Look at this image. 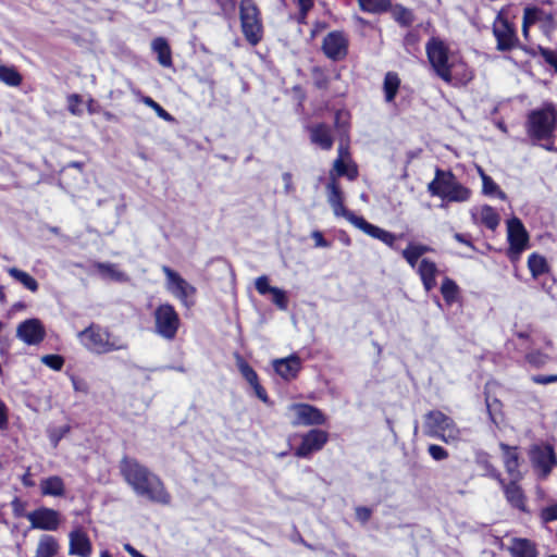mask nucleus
I'll return each instance as SVG.
<instances>
[{"label":"nucleus","instance_id":"obj_22","mask_svg":"<svg viewBox=\"0 0 557 557\" xmlns=\"http://www.w3.org/2000/svg\"><path fill=\"white\" fill-rule=\"evenodd\" d=\"M345 158L350 159L348 148L339 145L338 157L334 160L330 172H333L336 180L346 176L349 181H355L359 175L358 166L355 162L346 163Z\"/></svg>","mask_w":557,"mask_h":557},{"label":"nucleus","instance_id":"obj_27","mask_svg":"<svg viewBox=\"0 0 557 557\" xmlns=\"http://www.w3.org/2000/svg\"><path fill=\"white\" fill-rule=\"evenodd\" d=\"M310 140L323 150H331L334 144L331 127L325 123H318L309 127Z\"/></svg>","mask_w":557,"mask_h":557},{"label":"nucleus","instance_id":"obj_10","mask_svg":"<svg viewBox=\"0 0 557 557\" xmlns=\"http://www.w3.org/2000/svg\"><path fill=\"white\" fill-rule=\"evenodd\" d=\"M492 33L496 39L497 51L507 52L522 48L516 24L509 20L504 9L495 17Z\"/></svg>","mask_w":557,"mask_h":557},{"label":"nucleus","instance_id":"obj_59","mask_svg":"<svg viewBox=\"0 0 557 557\" xmlns=\"http://www.w3.org/2000/svg\"><path fill=\"white\" fill-rule=\"evenodd\" d=\"M317 247H329L330 243L324 238L322 232L314 231L311 235Z\"/></svg>","mask_w":557,"mask_h":557},{"label":"nucleus","instance_id":"obj_64","mask_svg":"<svg viewBox=\"0 0 557 557\" xmlns=\"http://www.w3.org/2000/svg\"><path fill=\"white\" fill-rule=\"evenodd\" d=\"M327 27V23L323 21H317L311 29V38H314L319 32L324 30Z\"/></svg>","mask_w":557,"mask_h":557},{"label":"nucleus","instance_id":"obj_29","mask_svg":"<svg viewBox=\"0 0 557 557\" xmlns=\"http://www.w3.org/2000/svg\"><path fill=\"white\" fill-rule=\"evenodd\" d=\"M151 49L157 54V60L161 66H173L172 49L166 38L156 37L151 41Z\"/></svg>","mask_w":557,"mask_h":557},{"label":"nucleus","instance_id":"obj_28","mask_svg":"<svg viewBox=\"0 0 557 557\" xmlns=\"http://www.w3.org/2000/svg\"><path fill=\"white\" fill-rule=\"evenodd\" d=\"M39 487L42 496L63 497L65 495V483L59 475L42 479Z\"/></svg>","mask_w":557,"mask_h":557},{"label":"nucleus","instance_id":"obj_40","mask_svg":"<svg viewBox=\"0 0 557 557\" xmlns=\"http://www.w3.org/2000/svg\"><path fill=\"white\" fill-rule=\"evenodd\" d=\"M524 360L531 368L542 369L550 360V357L540 349H533L525 354Z\"/></svg>","mask_w":557,"mask_h":557},{"label":"nucleus","instance_id":"obj_38","mask_svg":"<svg viewBox=\"0 0 557 557\" xmlns=\"http://www.w3.org/2000/svg\"><path fill=\"white\" fill-rule=\"evenodd\" d=\"M310 75L314 88L323 91L330 88L331 76L326 67L315 65L310 70Z\"/></svg>","mask_w":557,"mask_h":557},{"label":"nucleus","instance_id":"obj_42","mask_svg":"<svg viewBox=\"0 0 557 557\" xmlns=\"http://www.w3.org/2000/svg\"><path fill=\"white\" fill-rule=\"evenodd\" d=\"M96 269L101 275L109 276L116 282H123L126 278L125 274L116 270L115 264L112 263L98 262Z\"/></svg>","mask_w":557,"mask_h":557},{"label":"nucleus","instance_id":"obj_8","mask_svg":"<svg viewBox=\"0 0 557 557\" xmlns=\"http://www.w3.org/2000/svg\"><path fill=\"white\" fill-rule=\"evenodd\" d=\"M240 30L245 40L258 46L264 37L262 13L255 0H240L238 4Z\"/></svg>","mask_w":557,"mask_h":557},{"label":"nucleus","instance_id":"obj_19","mask_svg":"<svg viewBox=\"0 0 557 557\" xmlns=\"http://www.w3.org/2000/svg\"><path fill=\"white\" fill-rule=\"evenodd\" d=\"M234 358L239 373L251 386L257 398L260 399L265 405L271 404L267 389L261 385L259 381V375L256 372V370L248 363V361L240 354L236 352L234 355Z\"/></svg>","mask_w":557,"mask_h":557},{"label":"nucleus","instance_id":"obj_4","mask_svg":"<svg viewBox=\"0 0 557 557\" xmlns=\"http://www.w3.org/2000/svg\"><path fill=\"white\" fill-rule=\"evenodd\" d=\"M525 134L533 145L557 152L554 145L557 131V107L553 102H544L540 108L527 113L523 124Z\"/></svg>","mask_w":557,"mask_h":557},{"label":"nucleus","instance_id":"obj_24","mask_svg":"<svg viewBox=\"0 0 557 557\" xmlns=\"http://www.w3.org/2000/svg\"><path fill=\"white\" fill-rule=\"evenodd\" d=\"M510 557H539L537 543L528 537L513 536L506 547Z\"/></svg>","mask_w":557,"mask_h":557},{"label":"nucleus","instance_id":"obj_44","mask_svg":"<svg viewBox=\"0 0 557 557\" xmlns=\"http://www.w3.org/2000/svg\"><path fill=\"white\" fill-rule=\"evenodd\" d=\"M297 5L298 12L295 15V21L300 25H305L307 24L309 12L314 7V0H297Z\"/></svg>","mask_w":557,"mask_h":557},{"label":"nucleus","instance_id":"obj_16","mask_svg":"<svg viewBox=\"0 0 557 557\" xmlns=\"http://www.w3.org/2000/svg\"><path fill=\"white\" fill-rule=\"evenodd\" d=\"M288 410L295 414V419L292 422L294 426L323 425L327 421L325 413L320 408L307 403L290 404Z\"/></svg>","mask_w":557,"mask_h":557},{"label":"nucleus","instance_id":"obj_3","mask_svg":"<svg viewBox=\"0 0 557 557\" xmlns=\"http://www.w3.org/2000/svg\"><path fill=\"white\" fill-rule=\"evenodd\" d=\"M327 201L336 216H343L354 226L362 231L368 236L375 238L392 249H397L396 239L398 236L392 232L379 227L368 222L363 216L356 215L354 212L348 210L345 206V196L339 185L338 180L334 176L333 172H330V181L326 185ZM403 237V234L399 235Z\"/></svg>","mask_w":557,"mask_h":557},{"label":"nucleus","instance_id":"obj_23","mask_svg":"<svg viewBox=\"0 0 557 557\" xmlns=\"http://www.w3.org/2000/svg\"><path fill=\"white\" fill-rule=\"evenodd\" d=\"M274 371L285 381L295 380L301 370V359L292 354L286 358L275 359L272 363Z\"/></svg>","mask_w":557,"mask_h":557},{"label":"nucleus","instance_id":"obj_5","mask_svg":"<svg viewBox=\"0 0 557 557\" xmlns=\"http://www.w3.org/2000/svg\"><path fill=\"white\" fill-rule=\"evenodd\" d=\"M498 446L502 450L504 468L509 476V481L500 487L504 496L510 507L520 512L529 513L528 497L520 485L523 480V473L520 470L522 465L520 448L504 442H500Z\"/></svg>","mask_w":557,"mask_h":557},{"label":"nucleus","instance_id":"obj_30","mask_svg":"<svg viewBox=\"0 0 557 557\" xmlns=\"http://www.w3.org/2000/svg\"><path fill=\"white\" fill-rule=\"evenodd\" d=\"M387 13H391L394 22L403 28L411 27L416 21L413 11L401 3L392 2V9L388 10Z\"/></svg>","mask_w":557,"mask_h":557},{"label":"nucleus","instance_id":"obj_26","mask_svg":"<svg viewBox=\"0 0 557 557\" xmlns=\"http://www.w3.org/2000/svg\"><path fill=\"white\" fill-rule=\"evenodd\" d=\"M417 273L426 292H431L436 287V276L438 274V269L434 261L429 258H422L417 268Z\"/></svg>","mask_w":557,"mask_h":557},{"label":"nucleus","instance_id":"obj_55","mask_svg":"<svg viewBox=\"0 0 557 557\" xmlns=\"http://www.w3.org/2000/svg\"><path fill=\"white\" fill-rule=\"evenodd\" d=\"M531 381L540 385L557 383V374H534L531 376Z\"/></svg>","mask_w":557,"mask_h":557},{"label":"nucleus","instance_id":"obj_11","mask_svg":"<svg viewBox=\"0 0 557 557\" xmlns=\"http://www.w3.org/2000/svg\"><path fill=\"white\" fill-rule=\"evenodd\" d=\"M507 243L506 257L511 263L519 262L522 253L531 247L530 234L517 216L507 220Z\"/></svg>","mask_w":557,"mask_h":557},{"label":"nucleus","instance_id":"obj_2","mask_svg":"<svg viewBox=\"0 0 557 557\" xmlns=\"http://www.w3.org/2000/svg\"><path fill=\"white\" fill-rule=\"evenodd\" d=\"M425 53L435 75L446 84L467 85L474 78L473 70L461 57L451 55L448 45L441 37L429 38Z\"/></svg>","mask_w":557,"mask_h":557},{"label":"nucleus","instance_id":"obj_18","mask_svg":"<svg viewBox=\"0 0 557 557\" xmlns=\"http://www.w3.org/2000/svg\"><path fill=\"white\" fill-rule=\"evenodd\" d=\"M32 529L57 531L61 524V513L48 507H39L26 515Z\"/></svg>","mask_w":557,"mask_h":557},{"label":"nucleus","instance_id":"obj_41","mask_svg":"<svg viewBox=\"0 0 557 557\" xmlns=\"http://www.w3.org/2000/svg\"><path fill=\"white\" fill-rule=\"evenodd\" d=\"M482 193L485 196H496L502 200L506 199V194L500 189L498 184L490 175H484L483 177Z\"/></svg>","mask_w":557,"mask_h":557},{"label":"nucleus","instance_id":"obj_61","mask_svg":"<svg viewBox=\"0 0 557 557\" xmlns=\"http://www.w3.org/2000/svg\"><path fill=\"white\" fill-rule=\"evenodd\" d=\"M454 238L460 244H463L470 248H474L471 236L469 234L455 233Z\"/></svg>","mask_w":557,"mask_h":557},{"label":"nucleus","instance_id":"obj_47","mask_svg":"<svg viewBox=\"0 0 557 557\" xmlns=\"http://www.w3.org/2000/svg\"><path fill=\"white\" fill-rule=\"evenodd\" d=\"M143 102L151 108L159 117H161L162 120L166 121V122H171L173 121V116L162 107L160 106L157 101H154L151 97L149 96H145L143 98Z\"/></svg>","mask_w":557,"mask_h":557},{"label":"nucleus","instance_id":"obj_35","mask_svg":"<svg viewBox=\"0 0 557 557\" xmlns=\"http://www.w3.org/2000/svg\"><path fill=\"white\" fill-rule=\"evenodd\" d=\"M393 0H357L362 12L370 14H384L392 9Z\"/></svg>","mask_w":557,"mask_h":557},{"label":"nucleus","instance_id":"obj_48","mask_svg":"<svg viewBox=\"0 0 557 557\" xmlns=\"http://www.w3.org/2000/svg\"><path fill=\"white\" fill-rule=\"evenodd\" d=\"M41 362L54 371H61L64 366V357L57 354L45 355Z\"/></svg>","mask_w":557,"mask_h":557},{"label":"nucleus","instance_id":"obj_57","mask_svg":"<svg viewBox=\"0 0 557 557\" xmlns=\"http://www.w3.org/2000/svg\"><path fill=\"white\" fill-rule=\"evenodd\" d=\"M356 518L362 523H367L372 516V509L366 506H359L356 508Z\"/></svg>","mask_w":557,"mask_h":557},{"label":"nucleus","instance_id":"obj_12","mask_svg":"<svg viewBox=\"0 0 557 557\" xmlns=\"http://www.w3.org/2000/svg\"><path fill=\"white\" fill-rule=\"evenodd\" d=\"M299 444L292 448L293 456L298 459L310 460L314 454L321 451L330 441V433L323 429L312 428L304 433L294 434Z\"/></svg>","mask_w":557,"mask_h":557},{"label":"nucleus","instance_id":"obj_21","mask_svg":"<svg viewBox=\"0 0 557 557\" xmlns=\"http://www.w3.org/2000/svg\"><path fill=\"white\" fill-rule=\"evenodd\" d=\"M255 288L262 296L271 294V301L276 306L277 309L283 311L288 309L289 301L286 292L276 286H271L267 275H261L256 278Z\"/></svg>","mask_w":557,"mask_h":557},{"label":"nucleus","instance_id":"obj_58","mask_svg":"<svg viewBox=\"0 0 557 557\" xmlns=\"http://www.w3.org/2000/svg\"><path fill=\"white\" fill-rule=\"evenodd\" d=\"M487 470H488V475L492 479H494L495 481H497V483L499 484L500 487L506 484L507 481L503 478L502 473L495 467H493L492 465H488Z\"/></svg>","mask_w":557,"mask_h":557},{"label":"nucleus","instance_id":"obj_54","mask_svg":"<svg viewBox=\"0 0 557 557\" xmlns=\"http://www.w3.org/2000/svg\"><path fill=\"white\" fill-rule=\"evenodd\" d=\"M82 96L78 94H72L67 97V110L73 115H81L82 110L79 109V104L82 103Z\"/></svg>","mask_w":557,"mask_h":557},{"label":"nucleus","instance_id":"obj_32","mask_svg":"<svg viewBox=\"0 0 557 557\" xmlns=\"http://www.w3.org/2000/svg\"><path fill=\"white\" fill-rule=\"evenodd\" d=\"M7 273L16 282L22 284L24 288L32 293H37L39 289V284L37 280L32 276L29 273L17 269L15 267H9L5 269Z\"/></svg>","mask_w":557,"mask_h":557},{"label":"nucleus","instance_id":"obj_49","mask_svg":"<svg viewBox=\"0 0 557 557\" xmlns=\"http://www.w3.org/2000/svg\"><path fill=\"white\" fill-rule=\"evenodd\" d=\"M539 53L542 55L544 61L554 69L557 73V50L545 48L542 46L537 47Z\"/></svg>","mask_w":557,"mask_h":557},{"label":"nucleus","instance_id":"obj_13","mask_svg":"<svg viewBox=\"0 0 557 557\" xmlns=\"http://www.w3.org/2000/svg\"><path fill=\"white\" fill-rule=\"evenodd\" d=\"M154 332L166 341H173L181 326V318L175 307L170 302H162L152 312Z\"/></svg>","mask_w":557,"mask_h":557},{"label":"nucleus","instance_id":"obj_39","mask_svg":"<svg viewBox=\"0 0 557 557\" xmlns=\"http://www.w3.org/2000/svg\"><path fill=\"white\" fill-rule=\"evenodd\" d=\"M481 223L491 231H495L500 222V216L496 210L488 205H484L480 213Z\"/></svg>","mask_w":557,"mask_h":557},{"label":"nucleus","instance_id":"obj_60","mask_svg":"<svg viewBox=\"0 0 557 557\" xmlns=\"http://www.w3.org/2000/svg\"><path fill=\"white\" fill-rule=\"evenodd\" d=\"M409 244L414 248V250L419 253L420 257H422L423 255H425L428 252H434V248H432L429 245H424L421 243H409Z\"/></svg>","mask_w":557,"mask_h":557},{"label":"nucleus","instance_id":"obj_43","mask_svg":"<svg viewBox=\"0 0 557 557\" xmlns=\"http://www.w3.org/2000/svg\"><path fill=\"white\" fill-rule=\"evenodd\" d=\"M219 11L216 15L222 16L223 18H232L236 11V0H213Z\"/></svg>","mask_w":557,"mask_h":557},{"label":"nucleus","instance_id":"obj_14","mask_svg":"<svg viewBox=\"0 0 557 557\" xmlns=\"http://www.w3.org/2000/svg\"><path fill=\"white\" fill-rule=\"evenodd\" d=\"M166 289L187 309L196 305L197 288L169 265H162Z\"/></svg>","mask_w":557,"mask_h":557},{"label":"nucleus","instance_id":"obj_46","mask_svg":"<svg viewBox=\"0 0 557 557\" xmlns=\"http://www.w3.org/2000/svg\"><path fill=\"white\" fill-rule=\"evenodd\" d=\"M544 16L543 9L534 5H528L523 10V21L529 23L530 25H534L540 22Z\"/></svg>","mask_w":557,"mask_h":557},{"label":"nucleus","instance_id":"obj_51","mask_svg":"<svg viewBox=\"0 0 557 557\" xmlns=\"http://www.w3.org/2000/svg\"><path fill=\"white\" fill-rule=\"evenodd\" d=\"M540 519L543 523L557 521V503L542 508L540 511Z\"/></svg>","mask_w":557,"mask_h":557},{"label":"nucleus","instance_id":"obj_25","mask_svg":"<svg viewBox=\"0 0 557 557\" xmlns=\"http://www.w3.org/2000/svg\"><path fill=\"white\" fill-rule=\"evenodd\" d=\"M92 553V545L87 533L82 529L73 530L70 533L69 554L79 557H89Z\"/></svg>","mask_w":557,"mask_h":557},{"label":"nucleus","instance_id":"obj_7","mask_svg":"<svg viewBox=\"0 0 557 557\" xmlns=\"http://www.w3.org/2000/svg\"><path fill=\"white\" fill-rule=\"evenodd\" d=\"M428 191L447 202H465L471 198L472 191L462 185L450 170L436 168L434 178L428 184Z\"/></svg>","mask_w":557,"mask_h":557},{"label":"nucleus","instance_id":"obj_20","mask_svg":"<svg viewBox=\"0 0 557 557\" xmlns=\"http://www.w3.org/2000/svg\"><path fill=\"white\" fill-rule=\"evenodd\" d=\"M16 336L26 345H38L45 339L46 330L40 320L27 319L17 325Z\"/></svg>","mask_w":557,"mask_h":557},{"label":"nucleus","instance_id":"obj_37","mask_svg":"<svg viewBox=\"0 0 557 557\" xmlns=\"http://www.w3.org/2000/svg\"><path fill=\"white\" fill-rule=\"evenodd\" d=\"M0 82L10 87H18L23 76L14 65H0Z\"/></svg>","mask_w":557,"mask_h":557},{"label":"nucleus","instance_id":"obj_56","mask_svg":"<svg viewBox=\"0 0 557 557\" xmlns=\"http://www.w3.org/2000/svg\"><path fill=\"white\" fill-rule=\"evenodd\" d=\"M11 507H12L14 517L21 518V517L26 516L25 515L26 503L24 500H22L20 497L13 498V500L11 502Z\"/></svg>","mask_w":557,"mask_h":557},{"label":"nucleus","instance_id":"obj_31","mask_svg":"<svg viewBox=\"0 0 557 557\" xmlns=\"http://www.w3.org/2000/svg\"><path fill=\"white\" fill-rule=\"evenodd\" d=\"M60 550L58 540L50 534H44L40 536L35 557H57Z\"/></svg>","mask_w":557,"mask_h":557},{"label":"nucleus","instance_id":"obj_17","mask_svg":"<svg viewBox=\"0 0 557 557\" xmlns=\"http://www.w3.org/2000/svg\"><path fill=\"white\" fill-rule=\"evenodd\" d=\"M349 41L343 30L330 32L322 41L324 55L332 61H341L348 54Z\"/></svg>","mask_w":557,"mask_h":557},{"label":"nucleus","instance_id":"obj_15","mask_svg":"<svg viewBox=\"0 0 557 557\" xmlns=\"http://www.w3.org/2000/svg\"><path fill=\"white\" fill-rule=\"evenodd\" d=\"M528 456L533 470L542 479H546L557 466V455L549 443L532 444L528 449Z\"/></svg>","mask_w":557,"mask_h":557},{"label":"nucleus","instance_id":"obj_45","mask_svg":"<svg viewBox=\"0 0 557 557\" xmlns=\"http://www.w3.org/2000/svg\"><path fill=\"white\" fill-rule=\"evenodd\" d=\"M484 394H485V405H486V410H487L488 417L493 423L497 424L496 414L502 413L503 404L499 399H497L495 397L492 398L488 393L485 392Z\"/></svg>","mask_w":557,"mask_h":557},{"label":"nucleus","instance_id":"obj_36","mask_svg":"<svg viewBox=\"0 0 557 557\" xmlns=\"http://www.w3.org/2000/svg\"><path fill=\"white\" fill-rule=\"evenodd\" d=\"M528 268L533 278H537L549 271L546 258L537 252H532L529 256Z\"/></svg>","mask_w":557,"mask_h":557},{"label":"nucleus","instance_id":"obj_9","mask_svg":"<svg viewBox=\"0 0 557 557\" xmlns=\"http://www.w3.org/2000/svg\"><path fill=\"white\" fill-rule=\"evenodd\" d=\"M423 433L444 443L456 442L461 436L460 429L454 419L437 409L430 410L424 414Z\"/></svg>","mask_w":557,"mask_h":557},{"label":"nucleus","instance_id":"obj_6","mask_svg":"<svg viewBox=\"0 0 557 557\" xmlns=\"http://www.w3.org/2000/svg\"><path fill=\"white\" fill-rule=\"evenodd\" d=\"M77 336L84 347L96 355H106L128 348V345L120 336L113 335L109 327L94 322L81 331Z\"/></svg>","mask_w":557,"mask_h":557},{"label":"nucleus","instance_id":"obj_1","mask_svg":"<svg viewBox=\"0 0 557 557\" xmlns=\"http://www.w3.org/2000/svg\"><path fill=\"white\" fill-rule=\"evenodd\" d=\"M119 472L136 496L162 506L171 504L172 495L163 480L137 458L124 455L119 461Z\"/></svg>","mask_w":557,"mask_h":557},{"label":"nucleus","instance_id":"obj_62","mask_svg":"<svg viewBox=\"0 0 557 557\" xmlns=\"http://www.w3.org/2000/svg\"><path fill=\"white\" fill-rule=\"evenodd\" d=\"M21 482L25 487H34L35 481L33 480L30 468L28 467L25 473L21 476Z\"/></svg>","mask_w":557,"mask_h":557},{"label":"nucleus","instance_id":"obj_34","mask_svg":"<svg viewBox=\"0 0 557 557\" xmlns=\"http://www.w3.org/2000/svg\"><path fill=\"white\" fill-rule=\"evenodd\" d=\"M441 294L446 305L451 306L460 300V288L450 277L446 276L442 281Z\"/></svg>","mask_w":557,"mask_h":557},{"label":"nucleus","instance_id":"obj_50","mask_svg":"<svg viewBox=\"0 0 557 557\" xmlns=\"http://www.w3.org/2000/svg\"><path fill=\"white\" fill-rule=\"evenodd\" d=\"M401 257L412 269L418 268L421 257L410 244L401 251Z\"/></svg>","mask_w":557,"mask_h":557},{"label":"nucleus","instance_id":"obj_33","mask_svg":"<svg viewBox=\"0 0 557 557\" xmlns=\"http://www.w3.org/2000/svg\"><path fill=\"white\" fill-rule=\"evenodd\" d=\"M400 87L398 73L389 71L384 76L383 92L386 102H394Z\"/></svg>","mask_w":557,"mask_h":557},{"label":"nucleus","instance_id":"obj_63","mask_svg":"<svg viewBox=\"0 0 557 557\" xmlns=\"http://www.w3.org/2000/svg\"><path fill=\"white\" fill-rule=\"evenodd\" d=\"M8 425V409L5 404L0 400V429H4Z\"/></svg>","mask_w":557,"mask_h":557},{"label":"nucleus","instance_id":"obj_52","mask_svg":"<svg viewBox=\"0 0 557 557\" xmlns=\"http://www.w3.org/2000/svg\"><path fill=\"white\" fill-rule=\"evenodd\" d=\"M420 42V34L417 29H410L408 30L404 38L403 44L404 47L409 50L410 48L416 49Z\"/></svg>","mask_w":557,"mask_h":557},{"label":"nucleus","instance_id":"obj_53","mask_svg":"<svg viewBox=\"0 0 557 557\" xmlns=\"http://www.w3.org/2000/svg\"><path fill=\"white\" fill-rule=\"evenodd\" d=\"M428 453L435 461L445 460L449 456L447 449L437 444H430L428 447Z\"/></svg>","mask_w":557,"mask_h":557}]
</instances>
